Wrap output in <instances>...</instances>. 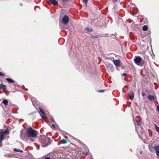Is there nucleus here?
<instances>
[{
    "label": "nucleus",
    "mask_w": 159,
    "mask_h": 159,
    "mask_svg": "<svg viewBox=\"0 0 159 159\" xmlns=\"http://www.w3.org/2000/svg\"><path fill=\"white\" fill-rule=\"evenodd\" d=\"M39 141L43 147H47L51 143L49 138L44 135L40 136Z\"/></svg>",
    "instance_id": "obj_1"
},
{
    "label": "nucleus",
    "mask_w": 159,
    "mask_h": 159,
    "mask_svg": "<svg viewBox=\"0 0 159 159\" xmlns=\"http://www.w3.org/2000/svg\"><path fill=\"white\" fill-rule=\"evenodd\" d=\"M27 137L28 138H35L37 137V131L29 127L26 129Z\"/></svg>",
    "instance_id": "obj_2"
},
{
    "label": "nucleus",
    "mask_w": 159,
    "mask_h": 159,
    "mask_svg": "<svg viewBox=\"0 0 159 159\" xmlns=\"http://www.w3.org/2000/svg\"><path fill=\"white\" fill-rule=\"evenodd\" d=\"M134 61L136 64L141 66H143L144 63V60L139 56H135Z\"/></svg>",
    "instance_id": "obj_3"
},
{
    "label": "nucleus",
    "mask_w": 159,
    "mask_h": 159,
    "mask_svg": "<svg viewBox=\"0 0 159 159\" xmlns=\"http://www.w3.org/2000/svg\"><path fill=\"white\" fill-rule=\"evenodd\" d=\"M62 21L65 25H66L69 21L68 16L67 15H65L62 19Z\"/></svg>",
    "instance_id": "obj_4"
},
{
    "label": "nucleus",
    "mask_w": 159,
    "mask_h": 159,
    "mask_svg": "<svg viewBox=\"0 0 159 159\" xmlns=\"http://www.w3.org/2000/svg\"><path fill=\"white\" fill-rule=\"evenodd\" d=\"M128 94L131 100H132L134 98V94L132 91H130L128 93Z\"/></svg>",
    "instance_id": "obj_5"
},
{
    "label": "nucleus",
    "mask_w": 159,
    "mask_h": 159,
    "mask_svg": "<svg viewBox=\"0 0 159 159\" xmlns=\"http://www.w3.org/2000/svg\"><path fill=\"white\" fill-rule=\"evenodd\" d=\"M113 61L114 65L117 66H120V61L119 60H113Z\"/></svg>",
    "instance_id": "obj_6"
},
{
    "label": "nucleus",
    "mask_w": 159,
    "mask_h": 159,
    "mask_svg": "<svg viewBox=\"0 0 159 159\" xmlns=\"http://www.w3.org/2000/svg\"><path fill=\"white\" fill-rule=\"evenodd\" d=\"M154 148L156 151V155L158 158H159V145H157Z\"/></svg>",
    "instance_id": "obj_7"
},
{
    "label": "nucleus",
    "mask_w": 159,
    "mask_h": 159,
    "mask_svg": "<svg viewBox=\"0 0 159 159\" xmlns=\"http://www.w3.org/2000/svg\"><path fill=\"white\" fill-rule=\"evenodd\" d=\"M4 138V134L2 132L0 133V142H2Z\"/></svg>",
    "instance_id": "obj_8"
},
{
    "label": "nucleus",
    "mask_w": 159,
    "mask_h": 159,
    "mask_svg": "<svg viewBox=\"0 0 159 159\" xmlns=\"http://www.w3.org/2000/svg\"><path fill=\"white\" fill-rule=\"evenodd\" d=\"M148 98L150 101H154L155 99V97L151 95H149L148 96Z\"/></svg>",
    "instance_id": "obj_9"
},
{
    "label": "nucleus",
    "mask_w": 159,
    "mask_h": 159,
    "mask_svg": "<svg viewBox=\"0 0 159 159\" xmlns=\"http://www.w3.org/2000/svg\"><path fill=\"white\" fill-rule=\"evenodd\" d=\"M0 88L3 89L4 91H5L7 89L6 86L3 85V84H0Z\"/></svg>",
    "instance_id": "obj_10"
},
{
    "label": "nucleus",
    "mask_w": 159,
    "mask_h": 159,
    "mask_svg": "<svg viewBox=\"0 0 159 159\" xmlns=\"http://www.w3.org/2000/svg\"><path fill=\"white\" fill-rule=\"evenodd\" d=\"M52 5H57L58 4V2L57 1V0H49Z\"/></svg>",
    "instance_id": "obj_11"
},
{
    "label": "nucleus",
    "mask_w": 159,
    "mask_h": 159,
    "mask_svg": "<svg viewBox=\"0 0 159 159\" xmlns=\"http://www.w3.org/2000/svg\"><path fill=\"white\" fill-rule=\"evenodd\" d=\"M85 30L86 32L87 33L89 31H92L93 30V29L91 27H87L86 28Z\"/></svg>",
    "instance_id": "obj_12"
},
{
    "label": "nucleus",
    "mask_w": 159,
    "mask_h": 159,
    "mask_svg": "<svg viewBox=\"0 0 159 159\" xmlns=\"http://www.w3.org/2000/svg\"><path fill=\"white\" fill-rule=\"evenodd\" d=\"M6 80L9 83H14L15 82L11 78H7Z\"/></svg>",
    "instance_id": "obj_13"
},
{
    "label": "nucleus",
    "mask_w": 159,
    "mask_h": 159,
    "mask_svg": "<svg viewBox=\"0 0 159 159\" xmlns=\"http://www.w3.org/2000/svg\"><path fill=\"white\" fill-rule=\"evenodd\" d=\"M106 66L107 68H109L112 67V66H113V65L107 62L106 63Z\"/></svg>",
    "instance_id": "obj_14"
},
{
    "label": "nucleus",
    "mask_w": 159,
    "mask_h": 159,
    "mask_svg": "<svg viewBox=\"0 0 159 159\" xmlns=\"http://www.w3.org/2000/svg\"><path fill=\"white\" fill-rule=\"evenodd\" d=\"M2 103L7 106L8 103V101L7 99H4L2 102Z\"/></svg>",
    "instance_id": "obj_15"
},
{
    "label": "nucleus",
    "mask_w": 159,
    "mask_h": 159,
    "mask_svg": "<svg viewBox=\"0 0 159 159\" xmlns=\"http://www.w3.org/2000/svg\"><path fill=\"white\" fill-rule=\"evenodd\" d=\"M13 151L14 152H23V151L22 150H21L20 149H18L17 148H14L13 149Z\"/></svg>",
    "instance_id": "obj_16"
},
{
    "label": "nucleus",
    "mask_w": 159,
    "mask_h": 159,
    "mask_svg": "<svg viewBox=\"0 0 159 159\" xmlns=\"http://www.w3.org/2000/svg\"><path fill=\"white\" fill-rule=\"evenodd\" d=\"M39 109L40 111V112H41V116L42 117H43V116H44L45 115V113L43 111V110L42 109H41V108H39Z\"/></svg>",
    "instance_id": "obj_17"
},
{
    "label": "nucleus",
    "mask_w": 159,
    "mask_h": 159,
    "mask_svg": "<svg viewBox=\"0 0 159 159\" xmlns=\"http://www.w3.org/2000/svg\"><path fill=\"white\" fill-rule=\"evenodd\" d=\"M142 29L144 31H146L148 29V26L146 25H144Z\"/></svg>",
    "instance_id": "obj_18"
},
{
    "label": "nucleus",
    "mask_w": 159,
    "mask_h": 159,
    "mask_svg": "<svg viewBox=\"0 0 159 159\" xmlns=\"http://www.w3.org/2000/svg\"><path fill=\"white\" fill-rule=\"evenodd\" d=\"M149 150L151 152L153 151L154 149V147L152 145L149 146Z\"/></svg>",
    "instance_id": "obj_19"
},
{
    "label": "nucleus",
    "mask_w": 159,
    "mask_h": 159,
    "mask_svg": "<svg viewBox=\"0 0 159 159\" xmlns=\"http://www.w3.org/2000/svg\"><path fill=\"white\" fill-rule=\"evenodd\" d=\"M2 133H3V134H9V131L8 130V129L7 128L4 132H2Z\"/></svg>",
    "instance_id": "obj_20"
},
{
    "label": "nucleus",
    "mask_w": 159,
    "mask_h": 159,
    "mask_svg": "<svg viewBox=\"0 0 159 159\" xmlns=\"http://www.w3.org/2000/svg\"><path fill=\"white\" fill-rule=\"evenodd\" d=\"M154 125L155 126L156 130L159 133V128L156 124H155Z\"/></svg>",
    "instance_id": "obj_21"
},
{
    "label": "nucleus",
    "mask_w": 159,
    "mask_h": 159,
    "mask_svg": "<svg viewBox=\"0 0 159 159\" xmlns=\"http://www.w3.org/2000/svg\"><path fill=\"white\" fill-rule=\"evenodd\" d=\"M61 142L62 143H66L67 142V140L65 139H62L61 140Z\"/></svg>",
    "instance_id": "obj_22"
},
{
    "label": "nucleus",
    "mask_w": 159,
    "mask_h": 159,
    "mask_svg": "<svg viewBox=\"0 0 159 159\" xmlns=\"http://www.w3.org/2000/svg\"><path fill=\"white\" fill-rule=\"evenodd\" d=\"M99 37V36H94L93 35H91L90 37H91V38H92V39H95V38H98Z\"/></svg>",
    "instance_id": "obj_23"
},
{
    "label": "nucleus",
    "mask_w": 159,
    "mask_h": 159,
    "mask_svg": "<svg viewBox=\"0 0 159 159\" xmlns=\"http://www.w3.org/2000/svg\"><path fill=\"white\" fill-rule=\"evenodd\" d=\"M50 121L51 122H53V123H54L55 122V121H54V118L52 117H51L50 118Z\"/></svg>",
    "instance_id": "obj_24"
},
{
    "label": "nucleus",
    "mask_w": 159,
    "mask_h": 159,
    "mask_svg": "<svg viewBox=\"0 0 159 159\" xmlns=\"http://www.w3.org/2000/svg\"><path fill=\"white\" fill-rule=\"evenodd\" d=\"M0 76L3 77L5 76V74H3L1 72H0Z\"/></svg>",
    "instance_id": "obj_25"
},
{
    "label": "nucleus",
    "mask_w": 159,
    "mask_h": 159,
    "mask_svg": "<svg viewBox=\"0 0 159 159\" xmlns=\"http://www.w3.org/2000/svg\"><path fill=\"white\" fill-rule=\"evenodd\" d=\"M105 90H99L98 91V92L100 93V92H103L105 91Z\"/></svg>",
    "instance_id": "obj_26"
},
{
    "label": "nucleus",
    "mask_w": 159,
    "mask_h": 159,
    "mask_svg": "<svg viewBox=\"0 0 159 159\" xmlns=\"http://www.w3.org/2000/svg\"><path fill=\"white\" fill-rule=\"evenodd\" d=\"M127 75V74L126 73H123L122 74V76H126Z\"/></svg>",
    "instance_id": "obj_27"
},
{
    "label": "nucleus",
    "mask_w": 159,
    "mask_h": 159,
    "mask_svg": "<svg viewBox=\"0 0 159 159\" xmlns=\"http://www.w3.org/2000/svg\"><path fill=\"white\" fill-rule=\"evenodd\" d=\"M141 94H142V96L143 97H144L145 95V93L144 92H142Z\"/></svg>",
    "instance_id": "obj_28"
},
{
    "label": "nucleus",
    "mask_w": 159,
    "mask_h": 159,
    "mask_svg": "<svg viewBox=\"0 0 159 159\" xmlns=\"http://www.w3.org/2000/svg\"><path fill=\"white\" fill-rule=\"evenodd\" d=\"M52 127L53 128H55V129L56 128L55 125L54 124H52Z\"/></svg>",
    "instance_id": "obj_29"
},
{
    "label": "nucleus",
    "mask_w": 159,
    "mask_h": 159,
    "mask_svg": "<svg viewBox=\"0 0 159 159\" xmlns=\"http://www.w3.org/2000/svg\"><path fill=\"white\" fill-rule=\"evenodd\" d=\"M83 1H84V2H85V3L86 4L87 3V2H88V0H83Z\"/></svg>",
    "instance_id": "obj_30"
},
{
    "label": "nucleus",
    "mask_w": 159,
    "mask_h": 159,
    "mask_svg": "<svg viewBox=\"0 0 159 159\" xmlns=\"http://www.w3.org/2000/svg\"><path fill=\"white\" fill-rule=\"evenodd\" d=\"M51 158L50 157H45L44 159H51Z\"/></svg>",
    "instance_id": "obj_31"
},
{
    "label": "nucleus",
    "mask_w": 159,
    "mask_h": 159,
    "mask_svg": "<svg viewBox=\"0 0 159 159\" xmlns=\"http://www.w3.org/2000/svg\"><path fill=\"white\" fill-rule=\"evenodd\" d=\"M157 108L158 111H159V105H158L157 106Z\"/></svg>",
    "instance_id": "obj_32"
},
{
    "label": "nucleus",
    "mask_w": 159,
    "mask_h": 159,
    "mask_svg": "<svg viewBox=\"0 0 159 159\" xmlns=\"http://www.w3.org/2000/svg\"><path fill=\"white\" fill-rule=\"evenodd\" d=\"M61 1L63 2H65L66 1H69V0H61Z\"/></svg>",
    "instance_id": "obj_33"
},
{
    "label": "nucleus",
    "mask_w": 159,
    "mask_h": 159,
    "mask_svg": "<svg viewBox=\"0 0 159 159\" xmlns=\"http://www.w3.org/2000/svg\"><path fill=\"white\" fill-rule=\"evenodd\" d=\"M114 1V2H116L118 0H113Z\"/></svg>",
    "instance_id": "obj_34"
},
{
    "label": "nucleus",
    "mask_w": 159,
    "mask_h": 159,
    "mask_svg": "<svg viewBox=\"0 0 159 159\" xmlns=\"http://www.w3.org/2000/svg\"><path fill=\"white\" fill-rule=\"evenodd\" d=\"M30 140H31V141H33V140H32V139H31H31H30Z\"/></svg>",
    "instance_id": "obj_35"
}]
</instances>
